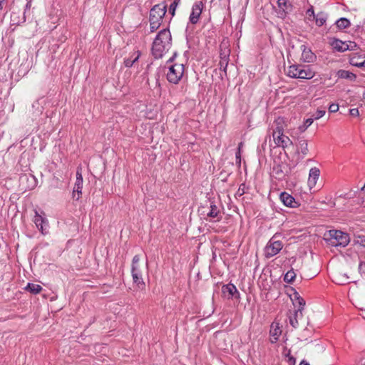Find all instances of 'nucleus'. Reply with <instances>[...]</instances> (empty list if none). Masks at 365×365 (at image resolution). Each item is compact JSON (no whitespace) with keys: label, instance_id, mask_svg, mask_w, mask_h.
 <instances>
[{"label":"nucleus","instance_id":"6","mask_svg":"<svg viewBox=\"0 0 365 365\" xmlns=\"http://www.w3.org/2000/svg\"><path fill=\"white\" fill-rule=\"evenodd\" d=\"M291 173L290 165L285 162L274 163L272 168V176L279 180H284Z\"/></svg>","mask_w":365,"mask_h":365},{"label":"nucleus","instance_id":"13","mask_svg":"<svg viewBox=\"0 0 365 365\" xmlns=\"http://www.w3.org/2000/svg\"><path fill=\"white\" fill-rule=\"evenodd\" d=\"M279 199L285 206L289 207H297L299 205L295 198L287 192H281Z\"/></svg>","mask_w":365,"mask_h":365},{"label":"nucleus","instance_id":"57","mask_svg":"<svg viewBox=\"0 0 365 365\" xmlns=\"http://www.w3.org/2000/svg\"><path fill=\"white\" fill-rule=\"evenodd\" d=\"M362 266H363L362 263H360V264H359V269H361Z\"/></svg>","mask_w":365,"mask_h":365},{"label":"nucleus","instance_id":"14","mask_svg":"<svg viewBox=\"0 0 365 365\" xmlns=\"http://www.w3.org/2000/svg\"><path fill=\"white\" fill-rule=\"evenodd\" d=\"M210 207L209 211L207 212V217L210 218V221L219 222L222 217H218L220 210L213 200H209Z\"/></svg>","mask_w":365,"mask_h":365},{"label":"nucleus","instance_id":"19","mask_svg":"<svg viewBox=\"0 0 365 365\" xmlns=\"http://www.w3.org/2000/svg\"><path fill=\"white\" fill-rule=\"evenodd\" d=\"M277 6L279 7V15L281 17H284L289 11L291 10L292 6L287 0H277Z\"/></svg>","mask_w":365,"mask_h":365},{"label":"nucleus","instance_id":"9","mask_svg":"<svg viewBox=\"0 0 365 365\" xmlns=\"http://www.w3.org/2000/svg\"><path fill=\"white\" fill-rule=\"evenodd\" d=\"M166 9L167 6L164 3L155 5L150 11L149 21L162 23Z\"/></svg>","mask_w":365,"mask_h":365},{"label":"nucleus","instance_id":"10","mask_svg":"<svg viewBox=\"0 0 365 365\" xmlns=\"http://www.w3.org/2000/svg\"><path fill=\"white\" fill-rule=\"evenodd\" d=\"M222 292L224 294V296L227 299H239L240 297V294L237 290L236 286L232 283L224 284L222 287Z\"/></svg>","mask_w":365,"mask_h":365},{"label":"nucleus","instance_id":"48","mask_svg":"<svg viewBox=\"0 0 365 365\" xmlns=\"http://www.w3.org/2000/svg\"><path fill=\"white\" fill-rule=\"evenodd\" d=\"M30 178H31V180L34 182V185H31V186H29V187H28V188H29V190H31V189H33V188L35 187L36 178H34V176H33V175H31V176H30Z\"/></svg>","mask_w":365,"mask_h":365},{"label":"nucleus","instance_id":"40","mask_svg":"<svg viewBox=\"0 0 365 365\" xmlns=\"http://www.w3.org/2000/svg\"><path fill=\"white\" fill-rule=\"evenodd\" d=\"M245 193V184L242 183L240 185L237 192L236 195L237 196H242Z\"/></svg>","mask_w":365,"mask_h":365},{"label":"nucleus","instance_id":"17","mask_svg":"<svg viewBox=\"0 0 365 365\" xmlns=\"http://www.w3.org/2000/svg\"><path fill=\"white\" fill-rule=\"evenodd\" d=\"M301 50L302 58L304 62L312 63L315 61L317 56L309 48H307L305 45H302Z\"/></svg>","mask_w":365,"mask_h":365},{"label":"nucleus","instance_id":"51","mask_svg":"<svg viewBox=\"0 0 365 365\" xmlns=\"http://www.w3.org/2000/svg\"><path fill=\"white\" fill-rule=\"evenodd\" d=\"M299 365H310L309 362L306 361L305 360H302Z\"/></svg>","mask_w":365,"mask_h":365},{"label":"nucleus","instance_id":"43","mask_svg":"<svg viewBox=\"0 0 365 365\" xmlns=\"http://www.w3.org/2000/svg\"><path fill=\"white\" fill-rule=\"evenodd\" d=\"M347 47L349 48L348 51H353L356 49V48L357 47V44L354 41H349L347 43Z\"/></svg>","mask_w":365,"mask_h":365},{"label":"nucleus","instance_id":"35","mask_svg":"<svg viewBox=\"0 0 365 365\" xmlns=\"http://www.w3.org/2000/svg\"><path fill=\"white\" fill-rule=\"evenodd\" d=\"M179 2H180V0H174V1L170 5L169 13L172 16L175 15V10H176V8H177Z\"/></svg>","mask_w":365,"mask_h":365},{"label":"nucleus","instance_id":"45","mask_svg":"<svg viewBox=\"0 0 365 365\" xmlns=\"http://www.w3.org/2000/svg\"><path fill=\"white\" fill-rule=\"evenodd\" d=\"M349 113L352 116H359V111L358 108H351L349 110Z\"/></svg>","mask_w":365,"mask_h":365},{"label":"nucleus","instance_id":"38","mask_svg":"<svg viewBox=\"0 0 365 365\" xmlns=\"http://www.w3.org/2000/svg\"><path fill=\"white\" fill-rule=\"evenodd\" d=\"M324 110H317L313 115L311 118H314V120H318L322 118L325 114Z\"/></svg>","mask_w":365,"mask_h":365},{"label":"nucleus","instance_id":"33","mask_svg":"<svg viewBox=\"0 0 365 365\" xmlns=\"http://www.w3.org/2000/svg\"><path fill=\"white\" fill-rule=\"evenodd\" d=\"M314 118H307L304 121L303 125L299 126V130L300 132L303 133L313 123Z\"/></svg>","mask_w":365,"mask_h":365},{"label":"nucleus","instance_id":"30","mask_svg":"<svg viewBox=\"0 0 365 365\" xmlns=\"http://www.w3.org/2000/svg\"><path fill=\"white\" fill-rule=\"evenodd\" d=\"M316 24L317 26H323L327 19V15L324 12L318 13L314 17Z\"/></svg>","mask_w":365,"mask_h":365},{"label":"nucleus","instance_id":"11","mask_svg":"<svg viewBox=\"0 0 365 365\" xmlns=\"http://www.w3.org/2000/svg\"><path fill=\"white\" fill-rule=\"evenodd\" d=\"M203 8L202 1L195 2L192 7V11L189 17L191 24H195L198 22Z\"/></svg>","mask_w":365,"mask_h":365},{"label":"nucleus","instance_id":"29","mask_svg":"<svg viewBox=\"0 0 365 365\" xmlns=\"http://www.w3.org/2000/svg\"><path fill=\"white\" fill-rule=\"evenodd\" d=\"M24 289L26 291L29 292L31 294H38L42 290V287L39 284L29 282L25 287Z\"/></svg>","mask_w":365,"mask_h":365},{"label":"nucleus","instance_id":"27","mask_svg":"<svg viewBox=\"0 0 365 365\" xmlns=\"http://www.w3.org/2000/svg\"><path fill=\"white\" fill-rule=\"evenodd\" d=\"M349 63L358 68L365 67V58H361L360 56H355L349 59Z\"/></svg>","mask_w":365,"mask_h":365},{"label":"nucleus","instance_id":"56","mask_svg":"<svg viewBox=\"0 0 365 365\" xmlns=\"http://www.w3.org/2000/svg\"><path fill=\"white\" fill-rule=\"evenodd\" d=\"M361 243L364 246H365V240H361Z\"/></svg>","mask_w":365,"mask_h":365},{"label":"nucleus","instance_id":"24","mask_svg":"<svg viewBox=\"0 0 365 365\" xmlns=\"http://www.w3.org/2000/svg\"><path fill=\"white\" fill-rule=\"evenodd\" d=\"M336 75L339 78L348 79L350 80L351 81H354L356 78V76L354 73L349 71L342 69L339 70L336 73Z\"/></svg>","mask_w":365,"mask_h":365},{"label":"nucleus","instance_id":"55","mask_svg":"<svg viewBox=\"0 0 365 365\" xmlns=\"http://www.w3.org/2000/svg\"><path fill=\"white\" fill-rule=\"evenodd\" d=\"M361 190L365 192V184L364 185V186L361 187Z\"/></svg>","mask_w":365,"mask_h":365},{"label":"nucleus","instance_id":"60","mask_svg":"<svg viewBox=\"0 0 365 365\" xmlns=\"http://www.w3.org/2000/svg\"><path fill=\"white\" fill-rule=\"evenodd\" d=\"M3 1H5L6 0H2Z\"/></svg>","mask_w":365,"mask_h":365},{"label":"nucleus","instance_id":"22","mask_svg":"<svg viewBox=\"0 0 365 365\" xmlns=\"http://www.w3.org/2000/svg\"><path fill=\"white\" fill-rule=\"evenodd\" d=\"M141 53L139 51L133 52L130 57L124 59V66L127 68H130L133 64L137 62L140 57Z\"/></svg>","mask_w":365,"mask_h":365},{"label":"nucleus","instance_id":"52","mask_svg":"<svg viewBox=\"0 0 365 365\" xmlns=\"http://www.w3.org/2000/svg\"><path fill=\"white\" fill-rule=\"evenodd\" d=\"M29 180V177L27 175H23L21 177V180Z\"/></svg>","mask_w":365,"mask_h":365},{"label":"nucleus","instance_id":"41","mask_svg":"<svg viewBox=\"0 0 365 365\" xmlns=\"http://www.w3.org/2000/svg\"><path fill=\"white\" fill-rule=\"evenodd\" d=\"M330 113H336L339 110V105L336 103H331L329 107Z\"/></svg>","mask_w":365,"mask_h":365},{"label":"nucleus","instance_id":"44","mask_svg":"<svg viewBox=\"0 0 365 365\" xmlns=\"http://www.w3.org/2000/svg\"><path fill=\"white\" fill-rule=\"evenodd\" d=\"M76 176V180H83L81 168H77Z\"/></svg>","mask_w":365,"mask_h":365},{"label":"nucleus","instance_id":"8","mask_svg":"<svg viewBox=\"0 0 365 365\" xmlns=\"http://www.w3.org/2000/svg\"><path fill=\"white\" fill-rule=\"evenodd\" d=\"M283 248V244L280 240H276L275 237H272L267 242L264 248V256L267 258H271L277 255Z\"/></svg>","mask_w":365,"mask_h":365},{"label":"nucleus","instance_id":"23","mask_svg":"<svg viewBox=\"0 0 365 365\" xmlns=\"http://www.w3.org/2000/svg\"><path fill=\"white\" fill-rule=\"evenodd\" d=\"M83 180H76L73 189V199L78 200L81 196Z\"/></svg>","mask_w":365,"mask_h":365},{"label":"nucleus","instance_id":"5","mask_svg":"<svg viewBox=\"0 0 365 365\" xmlns=\"http://www.w3.org/2000/svg\"><path fill=\"white\" fill-rule=\"evenodd\" d=\"M184 73L183 63H174L169 67L167 73V80L173 84H178Z\"/></svg>","mask_w":365,"mask_h":365},{"label":"nucleus","instance_id":"2","mask_svg":"<svg viewBox=\"0 0 365 365\" xmlns=\"http://www.w3.org/2000/svg\"><path fill=\"white\" fill-rule=\"evenodd\" d=\"M50 107H51V103L46 98H41L38 99L32 105L34 116L36 118L43 116V118H41L42 120L44 118L46 119L51 118L55 113L53 110L49 109Z\"/></svg>","mask_w":365,"mask_h":365},{"label":"nucleus","instance_id":"37","mask_svg":"<svg viewBox=\"0 0 365 365\" xmlns=\"http://www.w3.org/2000/svg\"><path fill=\"white\" fill-rule=\"evenodd\" d=\"M150 21V29L151 33L156 31L161 25V23L158 22V21Z\"/></svg>","mask_w":365,"mask_h":365},{"label":"nucleus","instance_id":"31","mask_svg":"<svg viewBox=\"0 0 365 365\" xmlns=\"http://www.w3.org/2000/svg\"><path fill=\"white\" fill-rule=\"evenodd\" d=\"M11 21L13 24L19 25L21 23L26 21V16L25 14H23L22 17L20 19L19 16V14L13 12L11 15Z\"/></svg>","mask_w":365,"mask_h":365},{"label":"nucleus","instance_id":"39","mask_svg":"<svg viewBox=\"0 0 365 365\" xmlns=\"http://www.w3.org/2000/svg\"><path fill=\"white\" fill-rule=\"evenodd\" d=\"M139 261H140L139 255H135L132 259L131 269H133V268L140 269L139 265H138Z\"/></svg>","mask_w":365,"mask_h":365},{"label":"nucleus","instance_id":"18","mask_svg":"<svg viewBox=\"0 0 365 365\" xmlns=\"http://www.w3.org/2000/svg\"><path fill=\"white\" fill-rule=\"evenodd\" d=\"M131 275L133 283L135 284L138 288L143 289L145 286V284L143 279L140 269H131Z\"/></svg>","mask_w":365,"mask_h":365},{"label":"nucleus","instance_id":"47","mask_svg":"<svg viewBox=\"0 0 365 365\" xmlns=\"http://www.w3.org/2000/svg\"><path fill=\"white\" fill-rule=\"evenodd\" d=\"M31 6V1H28L26 4V6H25V9H24V14H26V11L29 10Z\"/></svg>","mask_w":365,"mask_h":365},{"label":"nucleus","instance_id":"1","mask_svg":"<svg viewBox=\"0 0 365 365\" xmlns=\"http://www.w3.org/2000/svg\"><path fill=\"white\" fill-rule=\"evenodd\" d=\"M171 34L168 29L160 30L155 36L151 48L152 54L155 59L161 58L172 46Z\"/></svg>","mask_w":365,"mask_h":365},{"label":"nucleus","instance_id":"16","mask_svg":"<svg viewBox=\"0 0 365 365\" xmlns=\"http://www.w3.org/2000/svg\"><path fill=\"white\" fill-rule=\"evenodd\" d=\"M320 170L318 168L314 167L309 170L308 185L310 189L313 188L319 178Z\"/></svg>","mask_w":365,"mask_h":365},{"label":"nucleus","instance_id":"50","mask_svg":"<svg viewBox=\"0 0 365 365\" xmlns=\"http://www.w3.org/2000/svg\"><path fill=\"white\" fill-rule=\"evenodd\" d=\"M176 56H177V53H176V52H175V53H173V56H172L171 58H169V60L168 61V63H171V62H173V61L175 60V58H176Z\"/></svg>","mask_w":365,"mask_h":365},{"label":"nucleus","instance_id":"7","mask_svg":"<svg viewBox=\"0 0 365 365\" xmlns=\"http://www.w3.org/2000/svg\"><path fill=\"white\" fill-rule=\"evenodd\" d=\"M35 215L34 217V222L36 225L37 229L41 232L43 235H46L49 231L48 220L46 217L43 212H38V210H35Z\"/></svg>","mask_w":365,"mask_h":365},{"label":"nucleus","instance_id":"34","mask_svg":"<svg viewBox=\"0 0 365 365\" xmlns=\"http://www.w3.org/2000/svg\"><path fill=\"white\" fill-rule=\"evenodd\" d=\"M228 55H225L224 57H221V61L220 62V68L225 73L227 72V68L228 65Z\"/></svg>","mask_w":365,"mask_h":365},{"label":"nucleus","instance_id":"32","mask_svg":"<svg viewBox=\"0 0 365 365\" xmlns=\"http://www.w3.org/2000/svg\"><path fill=\"white\" fill-rule=\"evenodd\" d=\"M296 278V273L294 272L293 269H291L289 270L284 275V281L287 283H292L294 279Z\"/></svg>","mask_w":365,"mask_h":365},{"label":"nucleus","instance_id":"20","mask_svg":"<svg viewBox=\"0 0 365 365\" xmlns=\"http://www.w3.org/2000/svg\"><path fill=\"white\" fill-rule=\"evenodd\" d=\"M274 128L272 130V135H277V133H283L284 127H285V122L284 119L282 117H278L274 122Z\"/></svg>","mask_w":365,"mask_h":365},{"label":"nucleus","instance_id":"25","mask_svg":"<svg viewBox=\"0 0 365 365\" xmlns=\"http://www.w3.org/2000/svg\"><path fill=\"white\" fill-rule=\"evenodd\" d=\"M298 151L302 153V158L306 156L308 154V143L307 140L304 138H300L298 140L297 145Z\"/></svg>","mask_w":365,"mask_h":365},{"label":"nucleus","instance_id":"21","mask_svg":"<svg viewBox=\"0 0 365 365\" xmlns=\"http://www.w3.org/2000/svg\"><path fill=\"white\" fill-rule=\"evenodd\" d=\"M331 45L333 48L338 52H344L348 51L349 48L346 42L342 41L338 38H334L331 42Z\"/></svg>","mask_w":365,"mask_h":365},{"label":"nucleus","instance_id":"15","mask_svg":"<svg viewBox=\"0 0 365 365\" xmlns=\"http://www.w3.org/2000/svg\"><path fill=\"white\" fill-rule=\"evenodd\" d=\"M282 334V329L278 322H274L270 326L269 335L270 342L275 344L279 340V337Z\"/></svg>","mask_w":365,"mask_h":365},{"label":"nucleus","instance_id":"59","mask_svg":"<svg viewBox=\"0 0 365 365\" xmlns=\"http://www.w3.org/2000/svg\"><path fill=\"white\" fill-rule=\"evenodd\" d=\"M363 24L365 25V19L364 20V24Z\"/></svg>","mask_w":365,"mask_h":365},{"label":"nucleus","instance_id":"49","mask_svg":"<svg viewBox=\"0 0 365 365\" xmlns=\"http://www.w3.org/2000/svg\"><path fill=\"white\" fill-rule=\"evenodd\" d=\"M235 156H236L237 159H239V162L240 163V161H241V159H240L241 150H240V148H238L237 151L235 153Z\"/></svg>","mask_w":365,"mask_h":365},{"label":"nucleus","instance_id":"28","mask_svg":"<svg viewBox=\"0 0 365 365\" xmlns=\"http://www.w3.org/2000/svg\"><path fill=\"white\" fill-rule=\"evenodd\" d=\"M335 25L339 30H343L351 26L350 21L345 17H341L335 21Z\"/></svg>","mask_w":365,"mask_h":365},{"label":"nucleus","instance_id":"4","mask_svg":"<svg viewBox=\"0 0 365 365\" xmlns=\"http://www.w3.org/2000/svg\"><path fill=\"white\" fill-rule=\"evenodd\" d=\"M325 235L329 237L326 240L333 247H345L350 242L349 235L341 230H330Z\"/></svg>","mask_w":365,"mask_h":365},{"label":"nucleus","instance_id":"12","mask_svg":"<svg viewBox=\"0 0 365 365\" xmlns=\"http://www.w3.org/2000/svg\"><path fill=\"white\" fill-rule=\"evenodd\" d=\"M273 139L275 145L277 147H282L283 148H287L288 146L292 145V140L289 138L285 135L283 133H277V135H273Z\"/></svg>","mask_w":365,"mask_h":365},{"label":"nucleus","instance_id":"46","mask_svg":"<svg viewBox=\"0 0 365 365\" xmlns=\"http://www.w3.org/2000/svg\"><path fill=\"white\" fill-rule=\"evenodd\" d=\"M307 14L309 16H313L314 17L316 15L314 14V11L312 6H311L309 9H307Z\"/></svg>","mask_w":365,"mask_h":365},{"label":"nucleus","instance_id":"36","mask_svg":"<svg viewBox=\"0 0 365 365\" xmlns=\"http://www.w3.org/2000/svg\"><path fill=\"white\" fill-rule=\"evenodd\" d=\"M150 21V29L151 33L156 31L161 25V23L158 22V21Z\"/></svg>","mask_w":365,"mask_h":365},{"label":"nucleus","instance_id":"26","mask_svg":"<svg viewBox=\"0 0 365 365\" xmlns=\"http://www.w3.org/2000/svg\"><path fill=\"white\" fill-rule=\"evenodd\" d=\"M299 315H302L301 309L295 310L293 313H290L289 315V322L294 328H297L298 326L297 317Z\"/></svg>","mask_w":365,"mask_h":365},{"label":"nucleus","instance_id":"53","mask_svg":"<svg viewBox=\"0 0 365 365\" xmlns=\"http://www.w3.org/2000/svg\"><path fill=\"white\" fill-rule=\"evenodd\" d=\"M4 3V1H3L2 0H0V10H1L3 9Z\"/></svg>","mask_w":365,"mask_h":365},{"label":"nucleus","instance_id":"3","mask_svg":"<svg viewBox=\"0 0 365 365\" xmlns=\"http://www.w3.org/2000/svg\"><path fill=\"white\" fill-rule=\"evenodd\" d=\"M287 76L292 78L312 79L314 75V71L311 69L309 66L294 64L288 67L287 71Z\"/></svg>","mask_w":365,"mask_h":365},{"label":"nucleus","instance_id":"54","mask_svg":"<svg viewBox=\"0 0 365 365\" xmlns=\"http://www.w3.org/2000/svg\"><path fill=\"white\" fill-rule=\"evenodd\" d=\"M242 145H243L242 142L239 143L238 148H240V150H241V147L242 146Z\"/></svg>","mask_w":365,"mask_h":365},{"label":"nucleus","instance_id":"58","mask_svg":"<svg viewBox=\"0 0 365 365\" xmlns=\"http://www.w3.org/2000/svg\"><path fill=\"white\" fill-rule=\"evenodd\" d=\"M363 98L365 99V91L363 92Z\"/></svg>","mask_w":365,"mask_h":365},{"label":"nucleus","instance_id":"42","mask_svg":"<svg viewBox=\"0 0 365 365\" xmlns=\"http://www.w3.org/2000/svg\"><path fill=\"white\" fill-rule=\"evenodd\" d=\"M297 299L298 300V303L299 305V307L298 309H301V311L304 309V307L305 305V301L303 298H302L299 296L296 297Z\"/></svg>","mask_w":365,"mask_h":365}]
</instances>
